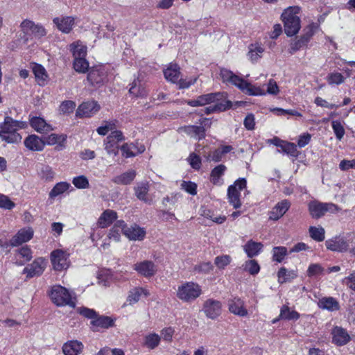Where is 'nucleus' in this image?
Returning <instances> with one entry per match:
<instances>
[{
    "instance_id": "39448f33",
    "label": "nucleus",
    "mask_w": 355,
    "mask_h": 355,
    "mask_svg": "<svg viewBox=\"0 0 355 355\" xmlns=\"http://www.w3.org/2000/svg\"><path fill=\"white\" fill-rule=\"evenodd\" d=\"M202 294L201 286L193 282H187L178 287L177 297L184 302H191Z\"/></svg>"
},
{
    "instance_id": "b1692460",
    "label": "nucleus",
    "mask_w": 355,
    "mask_h": 355,
    "mask_svg": "<svg viewBox=\"0 0 355 355\" xmlns=\"http://www.w3.org/2000/svg\"><path fill=\"white\" fill-rule=\"evenodd\" d=\"M87 80L92 85H100L106 80V72L101 66L92 69L87 76Z\"/></svg>"
},
{
    "instance_id": "4c0bfd02",
    "label": "nucleus",
    "mask_w": 355,
    "mask_h": 355,
    "mask_svg": "<svg viewBox=\"0 0 355 355\" xmlns=\"http://www.w3.org/2000/svg\"><path fill=\"white\" fill-rule=\"evenodd\" d=\"M297 277V273L293 270H287L286 268H281L277 272V281L279 284L291 282Z\"/></svg>"
},
{
    "instance_id": "6ab92c4d",
    "label": "nucleus",
    "mask_w": 355,
    "mask_h": 355,
    "mask_svg": "<svg viewBox=\"0 0 355 355\" xmlns=\"http://www.w3.org/2000/svg\"><path fill=\"white\" fill-rule=\"evenodd\" d=\"M145 150V146L139 142L135 144H125L121 148L122 155L126 158L135 157L137 154L144 153Z\"/></svg>"
},
{
    "instance_id": "bf43d9fd",
    "label": "nucleus",
    "mask_w": 355,
    "mask_h": 355,
    "mask_svg": "<svg viewBox=\"0 0 355 355\" xmlns=\"http://www.w3.org/2000/svg\"><path fill=\"white\" fill-rule=\"evenodd\" d=\"M281 149L284 153L291 156L296 157L297 155V146L293 143L284 141Z\"/></svg>"
},
{
    "instance_id": "cd10ccee",
    "label": "nucleus",
    "mask_w": 355,
    "mask_h": 355,
    "mask_svg": "<svg viewBox=\"0 0 355 355\" xmlns=\"http://www.w3.org/2000/svg\"><path fill=\"white\" fill-rule=\"evenodd\" d=\"M53 23L59 31L64 33H68L74 25V19L71 17H56L53 19Z\"/></svg>"
},
{
    "instance_id": "393cba45",
    "label": "nucleus",
    "mask_w": 355,
    "mask_h": 355,
    "mask_svg": "<svg viewBox=\"0 0 355 355\" xmlns=\"http://www.w3.org/2000/svg\"><path fill=\"white\" fill-rule=\"evenodd\" d=\"M331 334L333 343L338 346L346 345L350 340L347 331L341 327H336L334 328Z\"/></svg>"
},
{
    "instance_id": "9b49d317",
    "label": "nucleus",
    "mask_w": 355,
    "mask_h": 355,
    "mask_svg": "<svg viewBox=\"0 0 355 355\" xmlns=\"http://www.w3.org/2000/svg\"><path fill=\"white\" fill-rule=\"evenodd\" d=\"M339 210V207L334 203H322L312 200V217L318 218L324 216L326 212L336 213Z\"/></svg>"
},
{
    "instance_id": "0e129e2a",
    "label": "nucleus",
    "mask_w": 355,
    "mask_h": 355,
    "mask_svg": "<svg viewBox=\"0 0 355 355\" xmlns=\"http://www.w3.org/2000/svg\"><path fill=\"white\" fill-rule=\"evenodd\" d=\"M76 107V103L72 101H65L60 106V111L63 114L73 112Z\"/></svg>"
},
{
    "instance_id": "69168bd1",
    "label": "nucleus",
    "mask_w": 355,
    "mask_h": 355,
    "mask_svg": "<svg viewBox=\"0 0 355 355\" xmlns=\"http://www.w3.org/2000/svg\"><path fill=\"white\" fill-rule=\"evenodd\" d=\"M307 42L306 37H302L298 40L294 41L291 43L289 52L293 54L297 51L300 49Z\"/></svg>"
},
{
    "instance_id": "a211bd4d",
    "label": "nucleus",
    "mask_w": 355,
    "mask_h": 355,
    "mask_svg": "<svg viewBox=\"0 0 355 355\" xmlns=\"http://www.w3.org/2000/svg\"><path fill=\"white\" fill-rule=\"evenodd\" d=\"M141 295L148 296L150 295L149 291L143 287H135L131 288L128 293L126 302L124 303L123 306L128 305H133L137 303Z\"/></svg>"
},
{
    "instance_id": "864d4df0",
    "label": "nucleus",
    "mask_w": 355,
    "mask_h": 355,
    "mask_svg": "<svg viewBox=\"0 0 355 355\" xmlns=\"http://www.w3.org/2000/svg\"><path fill=\"white\" fill-rule=\"evenodd\" d=\"M129 92L135 96H144L146 95L145 89L141 86L140 82L138 80H135L131 83Z\"/></svg>"
},
{
    "instance_id": "6e6d98bb",
    "label": "nucleus",
    "mask_w": 355,
    "mask_h": 355,
    "mask_svg": "<svg viewBox=\"0 0 355 355\" xmlns=\"http://www.w3.org/2000/svg\"><path fill=\"white\" fill-rule=\"evenodd\" d=\"M94 325L101 328H108L114 324L113 320L107 316H101L92 321Z\"/></svg>"
},
{
    "instance_id": "9d476101",
    "label": "nucleus",
    "mask_w": 355,
    "mask_h": 355,
    "mask_svg": "<svg viewBox=\"0 0 355 355\" xmlns=\"http://www.w3.org/2000/svg\"><path fill=\"white\" fill-rule=\"evenodd\" d=\"M22 31L26 35H32L35 37L41 38L46 35L45 28L39 24H35L33 21L26 19L21 24Z\"/></svg>"
},
{
    "instance_id": "a19ab883",
    "label": "nucleus",
    "mask_w": 355,
    "mask_h": 355,
    "mask_svg": "<svg viewBox=\"0 0 355 355\" xmlns=\"http://www.w3.org/2000/svg\"><path fill=\"white\" fill-rule=\"evenodd\" d=\"M226 171V166L223 164H220L213 168L211 173L210 180L214 184L220 185L223 183L222 176Z\"/></svg>"
},
{
    "instance_id": "e2e57ef3",
    "label": "nucleus",
    "mask_w": 355,
    "mask_h": 355,
    "mask_svg": "<svg viewBox=\"0 0 355 355\" xmlns=\"http://www.w3.org/2000/svg\"><path fill=\"white\" fill-rule=\"evenodd\" d=\"M15 206V204L7 196L0 193V208L10 210Z\"/></svg>"
},
{
    "instance_id": "f03ea898",
    "label": "nucleus",
    "mask_w": 355,
    "mask_h": 355,
    "mask_svg": "<svg viewBox=\"0 0 355 355\" xmlns=\"http://www.w3.org/2000/svg\"><path fill=\"white\" fill-rule=\"evenodd\" d=\"M26 126L25 122L15 121L6 116L0 125V138L9 144L18 143L21 140V136L17 130L25 128Z\"/></svg>"
},
{
    "instance_id": "49530a36",
    "label": "nucleus",
    "mask_w": 355,
    "mask_h": 355,
    "mask_svg": "<svg viewBox=\"0 0 355 355\" xmlns=\"http://www.w3.org/2000/svg\"><path fill=\"white\" fill-rule=\"evenodd\" d=\"M289 251L286 247L277 246L274 247L272 250V260L278 263H281L284 259L288 254Z\"/></svg>"
},
{
    "instance_id": "f3484780",
    "label": "nucleus",
    "mask_w": 355,
    "mask_h": 355,
    "mask_svg": "<svg viewBox=\"0 0 355 355\" xmlns=\"http://www.w3.org/2000/svg\"><path fill=\"white\" fill-rule=\"evenodd\" d=\"M124 235L130 241H142L146 236V230L137 225L128 227L125 223Z\"/></svg>"
},
{
    "instance_id": "13d9d810",
    "label": "nucleus",
    "mask_w": 355,
    "mask_h": 355,
    "mask_svg": "<svg viewBox=\"0 0 355 355\" xmlns=\"http://www.w3.org/2000/svg\"><path fill=\"white\" fill-rule=\"evenodd\" d=\"M325 239V230L321 226L312 227V239L321 242Z\"/></svg>"
},
{
    "instance_id": "a18cd8bd",
    "label": "nucleus",
    "mask_w": 355,
    "mask_h": 355,
    "mask_svg": "<svg viewBox=\"0 0 355 355\" xmlns=\"http://www.w3.org/2000/svg\"><path fill=\"white\" fill-rule=\"evenodd\" d=\"M300 315L294 310H291L288 306H283L280 310L279 318L282 320H297Z\"/></svg>"
},
{
    "instance_id": "58836bf2",
    "label": "nucleus",
    "mask_w": 355,
    "mask_h": 355,
    "mask_svg": "<svg viewBox=\"0 0 355 355\" xmlns=\"http://www.w3.org/2000/svg\"><path fill=\"white\" fill-rule=\"evenodd\" d=\"M69 50L72 53L73 58L85 57L87 55V46L80 41L70 44Z\"/></svg>"
},
{
    "instance_id": "423d86ee",
    "label": "nucleus",
    "mask_w": 355,
    "mask_h": 355,
    "mask_svg": "<svg viewBox=\"0 0 355 355\" xmlns=\"http://www.w3.org/2000/svg\"><path fill=\"white\" fill-rule=\"evenodd\" d=\"M326 248L333 252H343L355 248V238L337 236L325 241Z\"/></svg>"
},
{
    "instance_id": "7ed1b4c3",
    "label": "nucleus",
    "mask_w": 355,
    "mask_h": 355,
    "mask_svg": "<svg viewBox=\"0 0 355 355\" xmlns=\"http://www.w3.org/2000/svg\"><path fill=\"white\" fill-rule=\"evenodd\" d=\"M300 10L298 6H291L282 14L284 32L288 37L296 35L300 29Z\"/></svg>"
},
{
    "instance_id": "c756f323",
    "label": "nucleus",
    "mask_w": 355,
    "mask_h": 355,
    "mask_svg": "<svg viewBox=\"0 0 355 355\" xmlns=\"http://www.w3.org/2000/svg\"><path fill=\"white\" fill-rule=\"evenodd\" d=\"M263 245L260 242H256L253 240L248 241L243 246V251L246 253L248 257L252 258L257 257L262 251Z\"/></svg>"
},
{
    "instance_id": "de8ad7c7",
    "label": "nucleus",
    "mask_w": 355,
    "mask_h": 355,
    "mask_svg": "<svg viewBox=\"0 0 355 355\" xmlns=\"http://www.w3.org/2000/svg\"><path fill=\"white\" fill-rule=\"evenodd\" d=\"M242 268L243 270L249 272L252 275L258 274L260 270V266L258 262L254 259H250L246 261L242 265Z\"/></svg>"
},
{
    "instance_id": "79ce46f5",
    "label": "nucleus",
    "mask_w": 355,
    "mask_h": 355,
    "mask_svg": "<svg viewBox=\"0 0 355 355\" xmlns=\"http://www.w3.org/2000/svg\"><path fill=\"white\" fill-rule=\"evenodd\" d=\"M319 307L331 311H336L339 309L338 302L333 297H324L318 302Z\"/></svg>"
},
{
    "instance_id": "412c9836",
    "label": "nucleus",
    "mask_w": 355,
    "mask_h": 355,
    "mask_svg": "<svg viewBox=\"0 0 355 355\" xmlns=\"http://www.w3.org/2000/svg\"><path fill=\"white\" fill-rule=\"evenodd\" d=\"M30 125L32 128L40 134H46L53 130L52 125L47 123L44 119L40 116L31 117Z\"/></svg>"
},
{
    "instance_id": "09e8293b",
    "label": "nucleus",
    "mask_w": 355,
    "mask_h": 355,
    "mask_svg": "<svg viewBox=\"0 0 355 355\" xmlns=\"http://www.w3.org/2000/svg\"><path fill=\"white\" fill-rule=\"evenodd\" d=\"M346 79L342 73L334 71L328 74L326 80L329 85H339L343 84Z\"/></svg>"
},
{
    "instance_id": "5fc2aeb1",
    "label": "nucleus",
    "mask_w": 355,
    "mask_h": 355,
    "mask_svg": "<svg viewBox=\"0 0 355 355\" xmlns=\"http://www.w3.org/2000/svg\"><path fill=\"white\" fill-rule=\"evenodd\" d=\"M72 184L78 189H85L89 187L87 178L83 175L74 177L72 180Z\"/></svg>"
},
{
    "instance_id": "4be33fe9",
    "label": "nucleus",
    "mask_w": 355,
    "mask_h": 355,
    "mask_svg": "<svg viewBox=\"0 0 355 355\" xmlns=\"http://www.w3.org/2000/svg\"><path fill=\"white\" fill-rule=\"evenodd\" d=\"M24 146L32 151H42L45 145V141L36 135H28L24 141Z\"/></svg>"
},
{
    "instance_id": "473e14b6",
    "label": "nucleus",
    "mask_w": 355,
    "mask_h": 355,
    "mask_svg": "<svg viewBox=\"0 0 355 355\" xmlns=\"http://www.w3.org/2000/svg\"><path fill=\"white\" fill-rule=\"evenodd\" d=\"M32 69L37 83L40 86L45 85L48 81L49 77L45 68L41 64H35Z\"/></svg>"
},
{
    "instance_id": "a878e982",
    "label": "nucleus",
    "mask_w": 355,
    "mask_h": 355,
    "mask_svg": "<svg viewBox=\"0 0 355 355\" xmlns=\"http://www.w3.org/2000/svg\"><path fill=\"white\" fill-rule=\"evenodd\" d=\"M117 217V213L115 211L106 209L99 216L97 225L101 228H106L116 220Z\"/></svg>"
},
{
    "instance_id": "8fccbe9b",
    "label": "nucleus",
    "mask_w": 355,
    "mask_h": 355,
    "mask_svg": "<svg viewBox=\"0 0 355 355\" xmlns=\"http://www.w3.org/2000/svg\"><path fill=\"white\" fill-rule=\"evenodd\" d=\"M73 68L78 73H85L89 69V63L85 57L76 58L73 60Z\"/></svg>"
},
{
    "instance_id": "aec40b11",
    "label": "nucleus",
    "mask_w": 355,
    "mask_h": 355,
    "mask_svg": "<svg viewBox=\"0 0 355 355\" xmlns=\"http://www.w3.org/2000/svg\"><path fill=\"white\" fill-rule=\"evenodd\" d=\"M291 203L287 200L279 202L269 212V219L277 220L281 218L288 210Z\"/></svg>"
},
{
    "instance_id": "6e6552de",
    "label": "nucleus",
    "mask_w": 355,
    "mask_h": 355,
    "mask_svg": "<svg viewBox=\"0 0 355 355\" xmlns=\"http://www.w3.org/2000/svg\"><path fill=\"white\" fill-rule=\"evenodd\" d=\"M69 254L61 249H57L51 252L50 259L53 270L62 271L67 270L70 265Z\"/></svg>"
},
{
    "instance_id": "c03bdc74",
    "label": "nucleus",
    "mask_w": 355,
    "mask_h": 355,
    "mask_svg": "<svg viewBox=\"0 0 355 355\" xmlns=\"http://www.w3.org/2000/svg\"><path fill=\"white\" fill-rule=\"evenodd\" d=\"M160 340L161 337L157 334L150 333L145 336L144 345L150 349H153L159 345Z\"/></svg>"
},
{
    "instance_id": "2f4dec72",
    "label": "nucleus",
    "mask_w": 355,
    "mask_h": 355,
    "mask_svg": "<svg viewBox=\"0 0 355 355\" xmlns=\"http://www.w3.org/2000/svg\"><path fill=\"white\" fill-rule=\"evenodd\" d=\"M135 196L138 199L146 203H150L147 194L149 191V183L148 182H141L137 184L134 188Z\"/></svg>"
},
{
    "instance_id": "3c124183",
    "label": "nucleus",
    "mask_w": 355,
    "mask_h": 355,
    "mask_svg": "<svg viewBox=\"0 0 355 355\" xmlns=\"http://www.w3.org/2000/svg\"><path fill=\"white\" fill-rule=\"evenodd\" d=\"M331 128L336 139L340 141L345 134L343 123L338 120H333L331 121Z\"/></svg>"
},
{
    "instance_id": "774afa93",
    "label": "nucleus",
    "mask_w": 355,
    "mask_h": 355,
    "mask_svg": "<svg viewBox=\"0 0 355 355\" xmlns=\"http://www.w3.org/2000/svg\"><path fill=\"white\" fill-rule=\"evenodd\" d=\"M188 161L191 166L194 169H199L201 166V159L200 157L195 153H191L189 158Z\"/></svg>"
},
{
    "instance_id": "c85d7f7f",
    "label": "nucleus",
    "mask_w": 355,
    "mask_h": 355,
    "mask_svg": "<svg viewBox=\"0 0 355 355\" xmlns=\"http://www.w3.org/2000/svg\"><path fill=\"white\" fill-rule=\"evenodd\" d=\"M264 51L265 49L263 44L258 42L251 44L248 46L247 56L252 62H257L262 58Z\"/></svg>"
},
{
    "instance_id": "f704fd0d",
    "label": "nucleus",
    "mask_w": 355,
    "mask_h": 355,
    "mask_svg": "<svg viewBox=\"0 0 355 355\" xmlns=\"http://www.w3.org/2000/svg\"><path fill=\"white\" fill-rule=\"evenodd\" d=\"M37 175L43 182H50L53 180L55 173L50 166L43 165L37 171Z\"/></svg>"
},
{
    "instance_id": "338daca9",
    "label": "nucleus",
    "mask_w": 355,
    "mask_h": 355,
    "mask_svg": "<svg viewBox=\"0 0 355 355\" xmlns=\"http://www.w3.org/2000/svg\"><path fill=\"white\" fill-rule=\"evenodd\" d=\"M213 265L211 262H203L198 265L195 266L194 270L199 272L209 273L213 270Z\"/></svg>"
},
{
    "instance_id": "72a5a7b5",
    "label": "nucleus",
    "mask_w": 355,
    "mask_h": 355,
    "mask_svg": "<svg viewBox=\"0 0 355 355\" xmlns=\"http://www.w3.org/2000/svg\"><path fill=\"white\" fill-rule=\"evenodd\" d=\"M164 75L167 80L178 84L180 80V68L177 64H170L164 71Z\"/></svg>"
},
{
    "instance_id": "7c9ffc66",
    "label": "nucleus",
    "mask_w": 355,
    "mask_h": 355,
    "mask_svg": "<svg viewBox=\"0 0 355 355\" xmlns=\"http://www.w3.org/2000/svg\"><path fill=\"white\" fill-rule=\"evenodd\" d=\"M125 222L122 220H117L110 230L107 237L110 240L119 242L121 239V232L124 234Z\"/></svg>"
},
{
    "instance_id": "37998d69",
    "label": "nucleus",
    "mask_w": 355,
    "mask_h": 355,
    "mask_svg": "<svg viewBox=\"0 0 355 355\" xmlns=\"http://www.w3.org/2000/svg\"><path fill=\"white\" fill-rule=\"evenodd\" d=\"M136 176V172L134 170L128 171L120 175L115 177L114 181L116 184H129Z\"/></svg>"
},
{
    "instance_id": "052dcab7",
    "label": "nucleus",
    "mask_w": 355,
    "mask_h": 355,
    "mask_svg": "<svg viewBox=\"0 0 355 355\" xmlns=\"http://www.w3.org/2000/svg\"><path fill=\"white\" fill-rule=\"evenodd\" d=\"M119 142L106 139L105 142V149L110 155H116L119 152Z\"/></svg>"
},
{
    "instance_id": "dca6fc26",
    "label": "nucleus",
    "mask_w": 355,
    "mask_h": 355,
    "mask_svg": "<svg viewBox=\"0 0 355 355\" xmlns=\"http://www.w3.org/2000/svg\"><path fill=\"white\" fill-rule=\"evenodd\" d=\"M34 231L32 227H26L20 229L17 233L10 239L12 246H17L29 241L33 236Z\"/></svg>"
},
{
    "instance_id": "c9c22d12",
    "label": "nucleus",
    "mask_w": 355,
    "mask_h": 355,
    "mask_svg": "<svg viewBox=\"0 0 355 355\" xmlns=\"http://www.w3.org/2000/svg\"><path fill=\"white\" fill-rule=\"evenodd\" d=\"M66 140L67 136L65 135L51 134L46 137V140L44 141L47 145H57L60 149H62L65 146Z\"/></svg>"
},
{
    "instance_id": "5701e85b",
    "label": "nucleus",
    "mask_w": 355,
    "mask_h": 355,
    "mask_svg": "<svg viewBox=\"0 0 355 355\" xmlns=\"http://www.w3.org/2000/svg\"><path fill=\"white\" fill-rule=\"evenodd\" d=\"M220 94L218 93H210L207 94H203L198 96L195 100H191L187 101V104L192 107L196 106H204L206 105L211 104L212 103H215L218 99Z\"/></svg>"
},
{
    "instance_id": "20e7f679",
    "label": "nucleus",
    "mask_w": 355,
    "mask_h": 355,
    "mask_svg": "<svg viewBox=\"0 0 355 355\" xmlns=\"http://www.w3.org/2000/svg\"><path fill=\"white\" fill-rule=\"evenodd\" d=\"M49 295L51 301L57 306H75L74 299L71 292L60 285L51 286L49 291Z\"/></svg>"
},
{
    "instance_id": "f257e3e1",
    "label": "nucleus",
    "mask_w": 355,
    "mask_h": 355,
    "mask_svg": "<svg viewBox=\"0 0 355 355\" xmlns=\"http://www.w3.org/2000/svg\"><path fill=\"white\" fill-rule=\"evenodd\" d=\"M219 75L223 83L236 86L246 94L250 96H263L265 94L263 88L248 83L227 69H221Z\"/></svg>"
},
{
    "instance_id": "1a4fd4ad",
    "label": "nucleus",
    "mask_w": 355,
    "mask_h": 355,
    "mask_svg": "<svg viewBox=\"0 0 355 355\" xmlns=\"http://www.w3.org/2000/svg\"><path fill=\"white\" fill-rule=\"evenodd\" d=\"M46 265L47 261L44 258H36L31 263L24 268L23 273L29 279L40 276L45 270Z\"/></svg>"
},
{
    "instance_id": "e433bc0d",
    "label": "nucleus",
    "mask_w": 355,
    "mask_h": 355,
    "mask_svg": "<svg viewBox=\"0 0 355 355\" xmlns=\"http://www.w3.org/2000/svg\"><path fill=\"white\" fill-rule=\"evenodd\" d=\"M184 131L189 136L198 140L203 139L205 136V130L201 125H188L184 128Z\"/></svg>"
},
{
    "instance_id": "680f3d73",
    "label": "nucleus",
    "mask_w": 355,
    "mask_h": 355,
    "mask_svg": "<svg viewBox=\"0 0 355 355\" xmlns=\"http://www.w3.org/2000/svg\"><path fill=\"white\" fill-rule=\"evenodd\" d=\"M180 187L187 193L194 196L197 193V184L191 181H182Z\"/></svg>"
},
{
    "instance_id": "0eeeda50",
    "label": "nucleus",
    "mask_w": 355,
    "mask_h": 355,
    "mask_svg": "<svg viewBox=\"0 0 355 355\" xmlns=\"http://www.w3.org/2000/svg\"><path fill=\"white\" fill-rule=\"evenodd\" d=\"M247 181L245 178H239L230 185L227 189V199L229 203L234 209L241 207L242 203L240 199L241 191H246Z\"/></svg>"
},
{
    "instance_id": "4468645a",
    "label": "nucleus",
    "mask_w": 355,
    "mask_h": 355,
    "mask_svg": "<svg viewBox=\"0 0 355 355\" xmlns=\"http://www.w3.org/2000/svg\"><path fill=\"white\" fill-rule=\"evenodd\" d=\"M228 309L231 313L239 317L248 315V311L245 307V302L239 297H233L228 300Z\"/></svg>"
},
{
    "instance_id": "bb28decb",
    "label": "nucleus",
    "mask_w": 355,
    "mask_h": 355,
    "mask_svg": "<svg viewBox=\"0 0 355 355\" xmlns=\"http://www.w3.org/2000/svg\"><path fill=\"white\" fill-rule=\"evenodd\" d=\"M83 349V344L77 340L67 341L62 346L64 355H79Z\"/></svg>"
},
{
    "instance_id": "ea45409f",
    "label": "nucleus",
    "mask_w": 355,
    "mask_h": 355,
    "mask_svg": "<svg viewBox=\"0 0 355 355\" xmlns=\"http://www.w3.org/2000/svg\"><path fill=\"white\" fill-rule=\"evenodd\" d=\"M70 184L67 182H60L55 184L49 193V198L54 199L63 194L70 188Z\"/></svg>"
},
{
    "instance_id": "ddd939ff",
    "label": "nucleus",
    "mask_w": 355,
    "mask_h": 355,
    "mask_svg": "<svg viewBox=\"0 0 355 355\" xmlns=\"http://www.w3.org/2000/svg\"><path fill=\"white\" fill-rule=\"evenodd\" d=\"M202 310L207 318L214 320L220 315L222 304L218 300L209 299L205 302Z\"/></svg>"
},
{
    "instance_id": "f8f14e48",
    "label": "nucleus",
    "mask_w": 355,
    "mask_h": 355,
    "mask_svg": "<svg viewBox=\"0 0 355 355\" xmlns=\"http://www.w3.org/2000/svg\"><path fill=\"white\" fill-rule=\"evenodd\" d=\"M133 269L141 276L148 278L154 276L157 270L156 265L152 261L144 260L137 262Z\"/></svg>"
},
{
    "instance_id": "603ef678",
    "label": "nucleus",
    "mask_w": 355,
    "mask_h": 355,
    "mask_svg": "<svg viewBox=\"0 0 355 355\" xmlns=\"http://www.w3.org/2000/svg\"><path fill=\"white\" fill-rule=\"evenodd\" d=\"M232 257L228 254L217 256L214 259V265L219 269L223 270L232 262Z\"/></svg>"
},
{
    "instance_id": "4d7b16f0",
    "label": "nucleus",
    "mask_w": 355,
    "mask_h": 355,
    "mask_svg": "<svg viewBox=\"0 0 355 355\" xmlns=\"http://www.w3.org/2000/svg\"><path fill=\"white\" fill-rule=\"evenodd\" d=\"M255 86L257 87V85H255ZM259 87L263 89V90L265 92L264 95H266V94H271V95H277L279 92V87H278L276 81H275L273 79H270L268 83L266 84V87H267L266 91L264 89V87H265L264 85L262 86H259Z\"/></svg>"
},
{
    "instance_id": "2eb2a0df",
    "label": "nucleus",
    "mask_w": 355,
    "mask_h": 355,
    "mask_svg": "<svg viewBox=\"0 0 355 355\" xmlns=\"http://www.w3.org/2000/svg\"><path fill=\"white\" fill-rule=\"evenodd\" d=\"M100 105L94 101L84 102L80 104L77 110L76 116L79 117H90L97 113Z\"/></svg>"
}]
</instances>
